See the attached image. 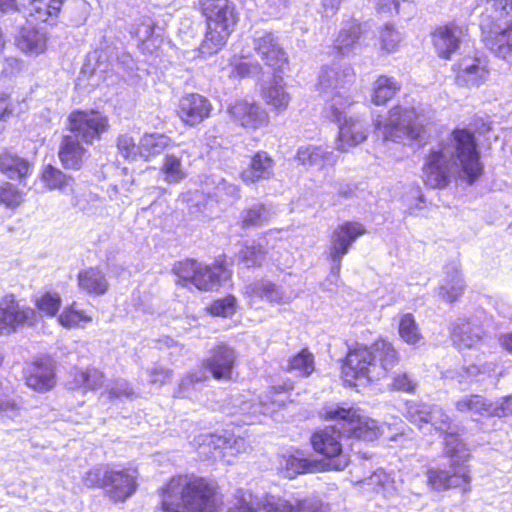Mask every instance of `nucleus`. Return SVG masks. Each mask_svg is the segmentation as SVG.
Returning <instances> with one entry per match:
<instances>
[{
    "label": "nucleus",
    "instance_id": "f257e3e1",
    "mask_svg": "<svg viewBox=\"0 0 512 512\" xmlns=\"http://www.w3.org/2000/svg\"><path fill=\"white\" fill-rule=\"evenodd\" d=\"M459 170L469 184L483 170L474 134L466 129L454 130L430 149L423 165V179L431 188H444Z\"/></svg>",
    "mask_w": 512,
    "mask_h": 512
},
{
    "label": "nucleus",
    "instance_id": "f03ea898",
    "mask_svg": "<svg viewBox=\"0 0 512 512\" xmlns=\"http://www.w3.org/2000/svg\"><path fill=\"white\" fill-rule=\"evenodd\" d=\"M165 512H216L214 490L203 478L177 476L161 489Z\"/></svg>",
    "mask_w": 512,
    "mask_h": 512
},
{
    "label": "nucleus",
    "instance_id": "7ed1b4c3",
    "mask_svg": "<svg viewBox=\"0 0 512 512\" xmlns=\"http://www.w3.org/2000/svg\"><path fill=\"white\" fill-rule=\"evenodd\" d=\"M398 362L399 354L392 343L381 339L370 347L357 346L350 349L343 371L347 377L375 381L386 377Z\"/></svg>",
    "mask_w": 512,
    "mask_h": 512
},
{
    "label": "nucleus",
    "instance_id": "20e7f679",
    "mask_svg": "<svg viewBox=\"0 0 512 512\" xmlns=\"http://www.w3.org/2000/svg\"><path fill=\"white\" fill-rule=\"evenodd\" d=\"M202 14L207 21V32L200 44L202 57L220 51L238 21L234 4L230 0H199Z\"/></svg>",
    "mask_w": 512,
    "mask_h": 512
},
{
    "label": "nucleus",
    "instance_id": "39448f33",
    "mask_svg": "<svg viewBox=\"0 0 512 512\" xmlns=\"http://www.w3.org/2000/svg\"><path fill=\"white\" fill-rule=\"evenodd\" d=\"M444 452L450 459L451 470L429 469L426 473L427 484L435 491H443L452 487H463L469 490L470 470L466 465L470 454L466 445L458 435L448 434L444 438Z\"/></svg>",
    "mask_w": 512,
    "mask_h": 512
},
{
    "label": "nucleus",
    "instance_id": "423d86ee",
    "mask_svg": "<svg viewBox=\"0 0 512 512\" xmlns=\"http://www.w3.org/2000/svg\"><path fill=\"white\" fill-rule=\"evenodd\" d=\"M354 77L351 67L338 64L324 66L320 71L318 90L327 102L325 111L330 110L331 116L337 121L342 113L340 108H348L353 103L349 87Z\"/></svg>",
    "mask_w": 512,
    "mask_h": 512
},
{
    "label": "nucleus",
    "instance_id": "0eeeda50",
    "mask_svg": "<svg viewBox=\"0 0 512 512\" xmlns=\"http://www.w3.org/2000/svg\"><path fill=\"white\" fill-rule=\"evenodd\" d=\"M375 128L381 131L383 139L399 143L421 141L424 128L413 107L396 106L388 116L375 121Z\"/></svg>",
    "mask_w": 512,
    "mask_h": 512
},
{
    "label": "nucleus",
    "instance_id": "6e6552de",
    "mask_svg": "<svg viewBox=\"0 0 512 512\" xmlns=\"http://www.w3.org/2000/svg\"><path fill=\"white\" fill-rule=\"evenodd\" d=\"M328 421H339L347 437L367 441L377 439L383 433V426L376 420L363 416L354 408H346L336 403L326 404L319 412Z\"/></svg>",
    "mask_w": 512,
    "mask_h": 512
},
{
    "label": "nucleus",
    "instance_id": "1a4fd4ad",
    "mask_svg": "<svg viewBox=\"0 0 512 512\" xmlns=\"http://www.w3.org/2000/svg\"><path fill=\"white\" fill-rule=\"evenodd\" d=\"M173 271L178 277L177 283L193 285L202 291L217 290L230 277L222 264L209 266L191 259L177 262Z\"/></svg>",
    "mask_w": 512,
    "mask_h": 512
},
{
    "label": "nucleus",
    "instance_id": "9d476101",
    "mask_svg": "<svg viewBox=\"0 0 512 512\" xmlns=\"http://www.w3.org/2000/svg\"><path fill=\"white\" fill-rule=\"evenodd\" d=\"M335 422V425L316 431L311 437V443L316 452L328 459L327 466L330 469L344 470L349 463V458L343 453L342 439L347 434L341 429L339 421Z\"/></svg>",
    "mask_w": 512,
    "mask_h": 512
},
{
    "label": "nucleus",
    "instance_id": "9b49d317",
    "mask_svg": "<svg viewBox=\"0 0 512 512\" xmlns=\"http://www.w3.org/2000/svg\"><path fill=\"white\" fill-rule=\"evenodd\" d=\"M480 29L485 46L496 56L506 59L512 54V20L482 15Z\"/></svg>",
    "mask_w": 512,
    "mask_h": 512
},
{
    "label": "nucleus",
    "instance_id": "f8f14e48",
    "mask_svg": "<svg viewBox=\"0 0 512 512\" xmlns=\"http://www.w3.org/2000/svg\"><path fill=\"white\" fill-rule=\"evenodd\" d=\"M405 417L419 429L430 425L436 431L457 435L452 432V420L446 411L439 405L417 401L406 403Z\"/></svg>",
    "mask_w": 512,
    "mask_h": 512
},
{
    "label": "nucleus",
    "instance_id": "ddd939ff",
    "mask_svg": "<svg viewBox=\"0 0 512 512\" xmlns=\"http://www.w3.org/2000/svg\"><path fill=\"white\" fill-rule=\"evenodd\" d=\"M68 128L72 135L81 139L86 145H91L108 131L109 120L99 111L76 110L68 116Z\"/></svg>",
    "mask_w": 512,
    "mask_h": 512
},
{
    "label": "nucleus",
    "instance_id": "4468645a",
    "mask_svg": "<svg viewBox=\"0 0 512 512\" xmlns=\"http://www.w3.org/2000/svg\"><path fill=\"white\" fill-rule=\"evenodd\" d=\"M366 233L363 224L346 221L338 225L331 234L329 258L331 260V274L337 277L341 269V261L349 252L353 243Z\"/></svg>",
    "mask_w": 512,
    "mask_h": 512
},
{
    "label": "nucleus",
    "instance_id": "2eb2a0df",
    "mask_svg": "<svg viewBox=\"0 0 512 512\" xmlns=\"http://www.w3.org/2000/svg\"><path fill=\"white\" fill-rule=\"evenodd\" d=\"M227 512H296L295 505L282 497L266 495L257 498L250 491L238 489Z\"/></svg>",
    "mask_w": 512,
    "mask_h": 512
},
{
    "label": "nucleus",
    "instance_id": "dca6fc26",
    "mask_svg": "<svg viewBox=\"0 0 512 512\" xmlns=\"http://www.w3.org/2000/svg\"><path fill=\"white\" fill-rule=\"evenodd\" d=\"M455 408L459 412H469L473 416L504 417L512 414V396H506L501 400L491 402L481 395L472 394L457 400Z\"/></svg>",
    "mask_w": 512,
    "mask_h": 512
},
{
    "label": "nucleus",
    "instance_id": "f3484780",
    "mask_svg": "<svg viewBox=\"0 0 512 512\" xmlns=\"http://www.w3.org/2000/svg\"><path fill=\"white\" fill-rule=\"evenodd\" d=\"M345 109L346 108H340L342 113L339 121L331 116L330 110L325 111L328 118L339 124L336 149L341 152H347L350 148L364 142L368 135L365 121L359 117H347Z\"/></svg>",
    "mask_w": 512,
    "mask_h": 512
},
{
    "label": "nucleus",
    "instance_id": "a211bd4d",
    "mask_svg": "<svg viewBox=\"0 0 512 512\" xmlns=\"http://www.w3.org/2000/svg\"><path fill=\"white\" fill-rule=\"evenodd\" d=\"M467 27L454 22L439 26L432 33V40L439 57L450 59L467 36Z\"/></svg>",
    "mask_w": 512,
    "mask_h": 512
},
{
    "label": "nucleus",
    "instance_id": "6ab92c4d",
    "mask_svg": "<svg viewBox=\"0 0 512 512\" xmlns=\"http://www.w3.org/2000/svg\"><path fill=\"white\" fill-rule=\"evenodd\" d=\"M253 48L267 66L281 69L287 62V55L278 37L270 31H256L253 36Z\"/></svg>",
    "mask_w": 512,
    "mask_h": 512
},
{
    "label": "nucleus",
    "instance_id": "aec40b11",
    "mask_svg": "<svg viewBox=\"0 0 512 512\" xmlns=\"http://www.w3.org/2000/svg\"><path fill=\"white\" fill-rule=\"evenodd\" d=\"M292 389L293 384L291 381L284 382L282 385L271 386L260 396L258 403L244 402L240 410L243 414H271L276 408L284 405L285 398L283 394Z\"/></svg>",
    "mask_w": 512,
    "mask_h": 512
},
{
    "label": "nucleus",
    "instance_id": "412c9836",
    "mask_svg": "<svg viewBox=\"0 0 512 512\" xmlns=\"http://www.w3.org/2000/svg\"><path fill=\"white\" fill-rule=\"evenodd\" d=\"M236 362L234 349L221 343L210 351V356L203 365L218 380L229 379Z\"/></svg>",
    "mask_w": 512,
    "mask_h": 512
},
{
    "label": "nucleus",
    "instance_id": "4be33fe9",
    "mask_svg": "<svg viewBox=\"0 0 512 512\" xmlns=\"http://www.w3.org/2000/svg\"><path fill=\"white\" fill-rule=\"evenodd\" d=\"M26 384L38 392H45L55 385V366L48 358H39L25 370Z\"/></svg>",
    "mask_w": 512,
    "mask_h": 512
},
{
    "label": "nucleus",
    "instance_id": "5701e85b",
    "mask_svg": "<svg viewBox=\"0 0 512 512\" xmlns=\"http://www.w3.org/2000/svg\"><path fill=\"white\" fill-rule=\"evenodd\" d=\"M212 110L210 101L200 94H188L180 99L178 113L190 126H195L208 118Z\"/></svg>",
    "mask_w": 512,
    "mask_h": 512
},
{
    "label": "nucleus",
    "instance_id": "b1692460",
    "mask_svg": "<svg viewBox=\"0 0 512 512\" xmlns=\"http://www.w3.org/2000/svg\"><path fill=\"white\" fill-rule=\"evenodd\" d=\"M33 310L20 307L12 295L0 301V333H11L18 325L31 319Z\"/></svg>",
    "mask_w": 512,
    "mask_h": 512
},
{
    "label": "nucleus",
    "instance_id": "393cba45",
    "mask_svg": "<svg viewBox=\"0 0 512 512\" xmlns=\"http://www.w3.org/2000/svg\"><path fill=\"white\" fill-rule=\"evenodd\" d=\"M81 139L71 133L64 135L59 146L58 157L66 169L79 170L89 152Z\"/></svg>",
    "mask_w": 512,
    "mask_h": 512
},
{
    "label": "nucleus",
    "instance_id": "a878e982",
    "mask_svg": "<svg viewBox=\"0 0 512 512\" xmlns=\"http://www.w3.org/2000/svg\"><path fill=\"white\" fill-rule=\"evenodd\" d=\"M105 487L113 500H126L137 487L135 471L109 469Z\"/></svg>",
    "mask_w": 512,
    "mask_h": 512
},
{
    "label": "nucleus",
    "instance_id": "bb28decb",
    "mask_svg": "<svg viewBox=\"0 0 512 512\" xmlns=\"http://www.w3.org/2000/svg\"><path fill=\"white\" fill-rule=\"evenodd\" d=\"M274 160L265 151L253 155L249 165L242 170L240 178L246 185L269 180L274 176Z\"/></svg>",
    "mask_w": 512,
    "mask_h": 512
},
{
    "label": "nucleus",
    "instance_id": "cd10ccee",
    "mask_svg": "<svg viewBox=\"0 0 512 512\" xmlns=\"http://www.w3.org/2000/svg\"><path fill=\"white\" fill-rule=\"evenodd\" d=\"M483 330L474 321L458 318L451 326V339L459 349L475 347L482 340Z\"/></svg>",
    "mask_w": 512,
    "mask_h": 512
},
{
    "label": "nucleus",
    "instance_id": "c85d7f7f",
    "mask_svg": "<svg viewBox=\"0 0 512 512\" xmlns=\"http://www.w3.org/2000/svg\"><path fill=\"white\" fill-rule=\"evenodd\" d=\"M465 290V282L460 271V265L452 262L445 266L444 276L438 287V295L447 302H454Z\"/></svg>",
    "mask_w": 512,
    "mask_h": 512
},
{
    "label": "nucleus",
    "instance_id": "c756f323",
    "mask_svg": "<svg viewBox=\"0 0 512 512\" xmlns=\"http://www.w3.org/2000/svg\"><path fill=\"white\" fill-rule=\"evenodd\" d=\"M65 0H22L25 15L32 21L48 24L56 23Z\"/></svg>",
    "mask_w": 512,
    "mask_h": 512
},
{
    "label": "nucleus",
    "instance_id": "7c9ffc66",
    "mask_svg": "<svg viewBox=\"0 0 512 512\" xmlns=\"http://www.w3.org/2000/svg\"><path fill=\"white\" fill-rule=\"evenodd\" d=\"M234 121L246 128H257L266 121V114L256 104L238 100L228 108Z\"/></svg>",
    "mask_w": 512,
    "mask_h": 512
},
{
    "label": "nucleus",
    "instance_id": "2f4dec72",
    "mask_svg": "<svg viewBox=\"0 0 512 512\" xmlns=\"http://www.w3.org/2000/svg\"><path fill=\"white\" fill-rule=\"evenodd\" d=\"M0 172L12 180H19L26 185L25 179L32 172V165L25 158L11 151L0 153Z\"/></svg>",
    "mask_w": 512,
    "mask_h": 512
},
{
    "label": "nucleus",
    "instance_id": "473e14b6",
    "mask_svg": "<svg viewBox=\"0 0 512 512\" xmlns=\"http://www.w3.org/2000/svg\"><path fill=\"white\" fill-rule=\"evenodd\" d=\"M280 472L285 478L293 479L299 474L316 472L320 469L319 463L305 457L302 452L283 455L280 461Z\"/></svg>",
    "mask_w": 512,
    "mask_h": 512
},
{
    "label": "nucleus",
    "instance_id": "72a5a7b5",
    "mask_svg": "<svg viewBox=\"0 0 512 512\" xmlns=\"http://www.w3.org/2000/svg\"><path fill=\"white\" fill-rule=\"evenodd\" d=\"M79 288L89 295L101 296L109 289L106 274L97 267L81 270L77 276Z\"/></svg>",
    "mask_w": 512,
    "mask_h": 512
},
{
    "label": "nucleus",
    "instance_id": "f704fd0d",
    "mask_svg": "<svg viewBox=\"0 0 512 512\" xmlns=\"http://www.w3.org/2000/svg\"><path fill=\"white\" fill-rule=\"evenodd\" d=\"M47 34L34 27H22L16 38L17 47L26 54L39 55L46 50Z\"/></svg>",
    "mask_w": 512,
    "mask_h": 512
},
{
    "label": "nucleus",
    "instance_id": "c9c22d12",
    "mask_svg": "<svg viewBox=\"0 0 512 512\" xmlns=\"http://www.w3.org/2000/svg\"><path fill=\"white\" fill-rule=\"evenodd\" d=\"M297 160L304 166L322 169L327 165H334L337 157L332 151L322 146H301L296 155Z\"/></svg>",
    "mask_w": 512,
    "mask_h": 512
},
{
    "label": "nucleus",
    "instance_id": "e433bc0d",
    "mask_svg": "<svg viewBox=\"0 0 512 512\" xmlns=\"http://www.w3.org/2000/svg\"><path fill=\"white\" fill-rule=\"evenodd\" d=\"M487 74V70L481 65L479 59H463L459 63L456 80L460 85L478 87L485 82Z\"/></svg>",
    "mask_w": 512,
    "mask_h": 512
},
{
    "label": "nucleus",
    "instance_id": "4c0bfd02",
    "mask_svg": "<svg viewBox=\"0 0 512 512\" xmlns=\"http://www.w3.org/2000/svg\"><path fill=\"white\" fill-rule=\"evenodd\" d=\"M273 216L271 208L261 202H255L240 213L243 229L258 228L267 224Z\"/></svg>",
    "mask_w": 512,
    "mask_h": 512
},
{
    "label": "nucleus",
    "instance_id": "58836bf2",
    "mask_svg": "<svg viewBox=\"0 0 512 512\" xmlns=\"http://www.w3.org/2000/svg\"><path fill=\"white\" fill-rule=\"evenodd\" d=\"M245 294L251 298L265 299L269 302H284L287 300L280 287L267 280H257L245 286Z\"/></svg>",
    "mask_w": 512,
    "mask_h": 512
},
{
    "label": "nucleus",
    "instance_id": "ea45409f",
    "mask_svg": "<svg viewBox=\"0 0 512 512\" xmlns=\"http://www.w3.org/2000/svg\"><path fill=\"white\" fill-rule=\"evenodd\" d=\"M42 180L49 190H60L65 193L74 191V179L51 165L43 170Z\"/></svg>",
    "mask_w": 512,
    "mask_h": 512
},
{
    "label": "nucleus",
    "instance_id": "a19ab883",
    "mask_svg": "<svg viewBox=\"0 0 512 512\" xmlns=\"http://www.w3.org/2000/svg\"><path fill=\"white\" fill-rule=\"evenodd\" d=\"M364 31L360 23L352 22L341 29L335 41V48L343 55L359 43Z\"/></svg>",
    "mask_w": 512,
    "mask_h": 512
},
{
    "label": "nucleus",
    "instance_id": "79ce46f5",
    "mask_svg": "<svg viewBox=\"0 0 512 512\" xmlns=\"http://www.w3.org/2000/svg\"><path fill=\"white\" fill-rule=\"evenodd\" d=\"M400 89L401 85L395 78L381 75L374 82L372 100L376 105L386 104Z\"/></svg>",
    "mask_w": 512,
    "mask_h": 512
},
{
    "label": "nucleus",
    "instance_id": "37998d69",
    "mask_svg": "<svg viewBox=\"0 0 512 512\" xmlns=\"http://www.w3.org/2000/svg\"><path fill=\"white\" fill-rule=\"evenodd\" d=\"M171 139L158 133L145 134L140 140V156L146 160L161 154L170 144Z\"/></svg>",
    "mask_w": 512,
    "mask_h": 512
},
{
    "label": "nucleus",
    "instance_id": "c03bdc74",
    "mask_svg": "<svg viewBox=\"0 0 512 512\" xmlns=\"http://www.w3.org/2000/svg\"><path fill=\"white\" fill-rule=\"evenodd\" d=\"M161 29L156 27L154 21L149 16L139 18L133 24L130 33L142 44L147 41L155 42L160 37Z\"/></svg>",
    "mask_w": 512,
    "mask_h": 512
},
{
    "label": "nucleus",
    "instance_id": "a18cd8bd",
    "mask_svg": "<svg viewBox=\"0 0 512 512\" xmlns=\"http://www.w3.org/2000/svg\"><path fill=\"white\" fill-rule=\"evenodd\" d=\"M205 185L207 188L212 189L214 196L219 199H223L225 197L232 199L240 198V189L238 185L231 183L218 175H211L206 180Z\"/></svg>",
    "mask_w": 512,
    "mask_h": 512
},
{
    "label": "nucleus",
    "instance_id": "49530a36",
    "mask_svg": "<svg viewBox=\"0 0 512 512\" xmlns=\"http://www.w3.org/2000/svg\"><path fill=\"white\" fill-rule=\"evenodd\" d=\"M104 382V375L96 368H87L86 370L76 371L74 374L73 384L71 389L86 388L95 390L102 386Z\"/></svg>",
    "mask_w": 512,
    "mask_h": 512
},
{
    "label": "nucleus",
    "instance_id": "de8ad7c7",
    "mask_svg": "<svg viewBox=\"0 0 512 512\" xmlns=\"http://www.w3.org/2000/svg\"><path fill=\"white\" fill-rule=\"evenodd\" d=\"M160 171L169 184L178 183L186 177L181 157L174 154L165 155Z\"/></svg>",
    "mask_w": 512,
    "mask_h": 512
},
{
    "label": "nucleus",
    "instance_id": "09e8293b",
    "mask_svg": "<svg viewBox=\"0 0 512 512\" xmlns=\"http://www.w3.org/2000/svg\"><path fill=\"white\" fill-rule=\"evenodd\" d=\"M398 332L401 339L409 345H417L423 338L411 313L403 314L400 317Z\"/></svg>",
    "mask_w": 512,
    "mask_h": 512
},
{
    "label": "nucleus",
    "instance_id": "8fccbe9b",
    "mask_svg": "<svg viewBox=\"0 0 512 512\" xmlns=\"http://www.w3.org/2000/svg\"><path fill=\"white\" fill-rule=\"evenodd\" d=\"M287 370L295 372L298 376L308 377L314 371L313 354L303 349L289 360Z\"/></svg>",
    "mask_w": 512,
    "mask_h": 512
},
{
    "label": "nucleus",
    "instance_id": "3c124183",
    "mask_svg": "<svg viewBox=\"0 0 512 512\" xmlns=\"http://www.w3.org/2000/svg\"><path fill=\"white\" fill-rule=\"evenodd\" d=\"M20 404L13 395L12 388L8 383L0 382V412L10 419L19 416Z\"/></svg>",
    "mask_w": 512,
    "mask_h": 512
},
{
    "label": "nucleus",
    "instance_id": "603ef678",
    "mask_svg": "<svg viewBox=\"0 0 512 512\" xmlns=\"http://www.w3.org/2000/svg\"><path fill=\"white\" fill-rule=\"evenodd\" d=\"M264 97L269 105L278 110L285 109L290 101L289 94L285 92L284 87L276 78L264 92Z\"/></svg>",
    "mask_w": 512,
    "mask_h": 512
},
{
    "label": "nucleus",
    "instance_id": "864d4df0",
    "mask_svg": "<svg viewBox=\"0 0 512 512\" xmlns=\"http://www.w3.org/2000/svg\"><path fill=\"white\" fill-rule=\"evenodd\" d=\"M23 202V192L10 182L0 183V204L15 209Z\"/></svg>",
    "mask_w": 512,
    "mask_h": 512
},
{
    "label": "nucleus",
    "instance_id": "5fc2aeb1",
    "mask_svg": "<svg viewBox=\"0 0 512 512\" xmlns=\"http://www.w3.org/2000/svg\"><path fill=\"white\" fill-rule=\"evenodd\" d=\"M58 320L64 327H75L78 326L81 322L92 321V318L83 310L77 309V304L74 302L69 307L64 309Z\"/></svg>",
    "mask_w": 512,
    "mask_h": 512
},
{
    "label": "nucleus",
    "instance_id": "6e6d98bb",
    "mask_svg": "<svg viewBox=\"0 0 512 512\" xmlns=\"http://www.w3.org/2000/svg\"><path fill=\"white\" fill-rule=\"evenodd\" d=\"M388 386L392 390L405 393H414L418 386V382L409 373L398 371L391 373V382L388 384Z\"/></svg>",
    "mask_w": 512,
    "mask_h": 512
},
{
    "label": "nucleus",
    "instance_id": "4d7b16f0",
    "mask_svg": "<svg viewBox=\"0 0 512 512\" xmlns=\"http://www.w3.org/2000/svg\"><path fill=\"white\" fill-rule=\"evenodd\" d=\"M205 379H207V375L204 370L188 373L181 379L178 388L175 391V396L179 398L189 397L194 386L203 382Z\"/></svg>",
    "mask_w": 512,
    "mask_h": 512
},
{
    "label": "nucleus",
    "instance_id": "13d9d810",
    "mask_svg": "<svg viewBox=\"0 0 512 512\" xmlns=\"http://www.w3.org/2000/svg\"><path fill=\"white\" fill-rule=\"evenodd\" d=\"M217 441L218 443L216 444V446L218 448H221L224 451V453L231 455L246 452L247 449L249 448V445L245 438L240 436L235 437L232 434H229L228 436L224 437H219Z\"/></svg>",
    "mask_w": 512,
    "mask_h": 512
},
{
    "label": "nucleus",
    "instance_id": "bf43d9fd",
    "mask_svg": "<svg viewBox=\"0 0 512 512\" xmlns=\"http://www.w3.org/2000/svg\"><path fill=\"white\" fill-rule=\"evenodd\" d=\"M266 252L260 245L244 246L238 253L239 260L247 267L260 266Z\"/></svg>",
    "mask_w": 512,
    "mask_h": 512
},
{
    "label": "nucleus",
    "instance_id": "052dcab7",
    "mask_svg": "<svg viewBox=\"0 0 512 512\" xmlns=\"http://www.w3.org/2000/svg\"><path fill=\"white\" fill-rule=\"evenodd\" d=\"M119 153L125 159L134 160L140 155V143L137 145L134 138L129 134H121L117 139Z\"/></svg>",
    "mask_w": 512,
    "mask_h": 512
},
{
    "label": "nucleus",
    "instance_id": "680f3d73",
    "mask_svg": "<svg viewBox=\"0 0 512 512\" xmlns=\"http://www.w3.org/2000/svg\"><path fill=\"white\" fill-rule=\"evenodd\" d=\"M236 299L233 296H227L223 299L215 300L208 311L214 316L231 317L235 313Z\"/></svg>",
    "mask_w": 512,
    "mask_h": 512
},
{
    "label": "nucleus",
    "instance_id": "e2e57ef3",
    "mask_svg": "<svg viewBox=\"0 0 512 512\" xmlns=\"http://www.w3.org/2000/svg\"><path fill=\"white\" fill-rule=\"evenodd\" d=\"M36 305L47 316H55L61 306V298L56 293H45L37 300Z\"/></svg>",
    "mask_w": 512,
    "mask_h": 512
},
{
    "label": "nucleus",
    "instance_id": "0e129e2a",
    "mask_svg": "<svg viewBox=\"0 0 512 512\" xmlns=\"http://www.w3.org/2000/svg\"><path fill=\"white\" fill-rule=\"evenodd\" d=\"M382 48L387 52H393L401 41V34L392 25L386 24L380 35Z\"/></svg>",
    "mask_w": 512,
    "mask_h": 512
},
{
    "label": "nucleus",
    "instance_id": "69168bd1",
    "mask_svg": "<svg viewBox=\"0 0 512 512\" xmlns=\"http://www.w3.org/2000/svg\"><path fill=\"white\" fill-rule=\"evenodd\" d=\"M0 13L15 15V21H18V25L21 26L23 20L30 18L29 15H25V9L22 3L19 5L17 0H0Z\"/></svg>",
    "mask_w": 512,
    "mask_h": 512
},
{
    "label": "nucleus",
    "instance_id": "338daca9",
    "mask_svg": "<svg viewBox=\"0 0 512 512\" xmlns=\"http://www.w3.org/2000/svg\"><path fill=\"white\" fill-rule=\"evenodd\" d=\"M108 468L95 467L87 472L84 477V483L88 487H94L98 485L106 486V476L108 475Z\"/></svg>",
    "mask_w": 512,
    "mask_h": 512
},
{
    "label": "nucleus",
    "instance_id": "774afa93",
    "mask_svg": "<svg viewBox=\"0 0 512 512\" xmlns=\"http://www.w3.org/2000/svg\"><path fill=\"white\" fill-rule=\"evenodd\" d=\"M296 512H326V507L318 498H306L295 503Z\"/></svg>",
    "mask_w": 512,
    "mask_h": 512
}]
</instances>
